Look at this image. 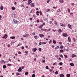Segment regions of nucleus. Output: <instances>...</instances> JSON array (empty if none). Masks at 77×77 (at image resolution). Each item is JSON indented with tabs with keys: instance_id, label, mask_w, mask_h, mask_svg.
Segmentation results:
<instances>
[{
	"instance_id": "1",
	"label": "nucleus",
	"mask_w": 77,
	"mask_h": 77,
	"mask_svg": "<svg viewBox=\"0 0 77 77\" xmlns=\"http://www.w3.org/2000/svg\"><path fill=\"white\" fill-rule=\"evenodd\" d=\"M64 37H66L68 36V35L66 33H63L62 35Z\"/></svg>"
},
{
	"instance_id": "2",
	"label": "nucleus",
	"mask_w": 77,
	"mask_h": 77,
	"mask_svg": "<svg viewBox=\"0 0 77 77\" xmlns=\"http://www.w3.org/2000/svg\"><path fill=\"white\" fill-rule=\"evenodd\" d=\"M13 22L14 23V24H18V21L16 20H15L14 19H13Z\"/></svg>"
},
{
	"instance_id": "3",
	"label": "nucleus",
	"mask_w": 77,
	"mask_h": 77,
	"mask_svg": "<svg viewBox=\"0 0 77 77\" xmlns=\"http://www.w3.org/2000/svg\"><path fill=\"white\" fill-rule=\"evenodd\" d=\"M29 36V34H27L26 35H23V37L24 38H27L28 36Z\"/></svg>"
},
{
	"instance_id": "4",
	"label": "nucleus",
	"mask_w": 77,
	"mask_h": 77,
	"mask_svg": "<svg viewBox=\"0 0 77 77\" xmlns=\"http://www.w3.org/2000/svg\"><path fill=\"white\" fill-rule=\"evenodd\" d=\"M68 27L70 29H72V26L70 25V24H69L68 25Z\"/></svg>"
},
{
	"instance_id": "5",
	"label": "nucleus",
	"mask_w": 77,
	"mask_h": 77,
	"mask_svg": "<svg viewBox=\"0 0 77 77\" xmlns=\"http://www.w3.org/2000/svg\"><path fill=\"white\" fill-rule=\"evenodd\" d=\"M17 71L18 72H21L22 71V69H21V68L20 67L19 69H18Z\"/></svg>"
},
{
	"instance_id": "6",
	"label": "nucleus",
	"mask_w": 77,
	"mask_h": 77,
	"mask_svg": "<svg viewBox=\"0 0 77 77\" xmlns=\"http://www.w3.org/2000/svg\"><path fill=\"white\" fill-rule=\"evenodd\" d=\"M36 50H37V48H34L32 49V51L34 52H36Z\"/></svg>"
},
{
	"instance_id": "7",
	"label": "nucleus",
	"mask_w": 77,
	"mask_h": 77,
	"mask_svg": "<svg viewBox=\"0 0 77 77\" xmlns=\"http://www.w3.org/2000/svg\"><path fill=\"white\" fill-rule=\"evenodd\" d=\"M30 6L31 7H32V8L35 7L34 3H32V4L30 5Z\"/></svg>"
},
{
	"instance_id": "8",
	"label": "nucleus",
	"mask_w": 77,
	"mask_h": 77,
	"mask_svg": "<svg viewBox=\"0 0 77 77\" xmlns=\"http://www.w3.org/2000/svg\"><path fill=\"white\" fill-rule=\"evenodd\" d=\"M59 2H60V3H64V0H60Z\"/></svg>"
},
{
	"instance_id": "9",
	"label": "nucleus",
	"mask_w": 77,
	"mask_h": 77,
	"mask_svg": "<svg viewBox=\"0 0 77 77\" xmlns=\"http://www.w3.org/2000/svg\"><path fill=\"white\" fill-rule=\"evenodd\" d=\"M32 1L31 0H28V5H29L31 3H32Z\"/></svg>"
},
{
	"instance_id": "10",
	"label": "nucleus",
	"mask_w": 77,
	"mask_h": 77,
	"mask_svg": "<svg viewBox=\"0 0 77 77\" xmlns=\"http://www.w3.org/2000/svg\"><path fill=\"white\" fill-rule=\"evenodd\" d=\"M39 36L41 38H42V37H44V35L42 34H40L39 35Z\"/></svg>"
},
{
	"instance_id": "11",
	"label": "nucleus",
	"mask_w": 77,
	"mask_h": 77,
	"mask_svg": "<svg viewBox=\"0 0 77 77\" xmlns=\"http://www.w3.org/2000/svg\"><path fill=\"white\" fill-rule=\"evenodd\" d=\"M43 26L44 25H43V24H42L41 25L39 26L38 27L39 28V29H41V28H42Z\"/></svg>"
},
{
	"instance_id": "12",
	"label": "nucleus",
	"mask_w": 77,
	"mask_h": 77,
	"mask_svg": "<svg viewBox=\"0 0 77 77\" xmlns=\"http://www.w3.org/2000/svg\"><path fill=\"white\" fill-rule=\"evenodd\" d=\"M68 40L69 42H70L71 41V38L69 37L68 38Z\"/></svg>"
},
{
	"instance_id": "13",
	"label": "nucleus",
	"mask_w": 77,
	"mask_h": 77,
	"mask_svg": "<svg viewBox=\"0 0 77 77\" xmlns=\"http://www.w3.org/2000/svg\"><path fill=\"white\" fill-rule=\"evenodd\" d=\"M0 9H1V10L2 11V10H3V6H1L0 7Z\"/></svg>"
},
{
	"instance_id": "14",
	"label": "nucleus",
	"mask_w": 77,
	"mask_h": 77,
	"mask_svg": "<svg viewBox=\"0 0 77 77\" xmlns=\"http://www.w3.org/2000/svg\"><path fill=\"white\" fill-rule=\"evenodd\" d=\"M1 64H3V63H4V62H5V61H4V60H2L1 61Z\"/></svg>"
},
{
	"instance_id": "15",
	"label": "nucleus",
	"mask_w": 77,
	"mask_h": 77,
	"mask_svg": "<svg viewBox=\"0 0 77 77\" xmlns=\"http://www.w3.org/2000/svg\"><path fill=\"white\" fill-rule=\"evenodd\" d=\"M59 33H61L62 32V29H59L58 30Z\"/></svg>"
},
{
	"instance_id": "16",
	"label": "nucleus",
	"mask_w": 77,
	"mask_h": 77,
	"mask_svg": "<svg viewBox=\"0 0 77 77\" xmlns=\"http://www.w3.org/2000/svg\"><path fill=\"white\" fill-rule=\"evenodd\" d=\"M60 77H64V75L63 74H60Z\"/></svg>"
},
{
	"instance_id": "17",
	"label": "nucleus",
	"mask_w": 77,
	"mask_h": 77,
	"mask_svg": "<svg viewBox=\"0 0 77 77\" xmlns=\"http://www.w3.org/2000/svg\"><path fill=\"white\" fill-rule=\"evenodd\" d=\"M10 38H11V39H15V37L14 36L11 37Z\"/></svg>"
},
{
	"instance_id": "18",
	"label": "nucleus",
	"mask_w": 77,
	"mask_h": 77,
	"mask_svg": "<svg viewBox=\"0 0 77 77\" xmlns=\"http://www.w3.org/2000/svg\"><path fill=\"white\" fill-rule=\"evenodd\" d=\"M70 65L71 66H74V63H70Z\"/></svg>"
},
{
	"instance_id": "19",
	"label": "nucleus",
	"mask_w": 77,
	"mask_h": 77,
	"mask_svg": "<svg viewBox=\"0 0 77 77\" xmlns=\"http://www.w3.org/2000/svg\"><path fill=\"white\" fill-rule=\"evenodd\" d=\"M53 42L54 44H55L56 43V42L55 41V40H53Z\"/></svg>"
},
{
	"instance_id": "20",
	"label": "nucleus",
	"mask_w": 77,
	"mask_h": 77,
	"mask_svg": "<svg viewBox=\"0 0 77 77\" xmlns=\"http://www.w3.org/2000/svg\"><path fill=\"white\" fill-rule=\"evenodd\" d=\"M72 57H76V55L72 54Z\"/></svg>"
},
{
	"instance_id": "21",
	"label": "nucleus",
	"mask_w": 77,
	"mask_h": 77,
	"mask_svg": "<svg viewBox=\"0 0 77 77\" xmlns=\"http://www.w3.org/2000/svg\"><path fill=\"white\" fill-rule=\"evenodd\" d=\"M4 37L5 38V39H6V38H7V37H8V36H7L6 34L4 35Z\"/></svg>"
},
{
	"instance_id": "22",
	"label": "nucleus",
	"mask_w": 77,
	"mask_h": 77,
	"mask_svg": "<svg viewBox=\"0 0 77 77\" xmlns=\"http://www.w3.org/2000/svg\"><path fill=\"white\" fill-rule=\"evenodd\" d=\"M28 51H25V53L26 54H28Z\"/></svg>"
},
{
	"instance_id": "23",
	"label": "nucleus",
	"mask_w": 77,
	"mask_h": 77,
	"mask_svg": "<svg viewBox=\"0 0 77 77\" xmlns=\"http://www.w3.org/2000/svg\"><path fill=\"white\" fill-rule=\"evenodd\" d=\"M59 48V47L58 46L56 47V48H55V50H57V49H58Z\"/></svg>"
},
{
	"instance_id": "24",
	"label": "nucleus",
	"mask_w": 77,
	"mask_h": 77,
	"mask_svg": "<svg viewBox=\"0 0 77 77\" xmlns=\"http://www.w3.org/2000/svg\"><path fill=\"white\" fill-rule=\"evenodd\" d=\"M67 49H66V51H69V48H68V47H67Z\"/></svg>"
},
{
	"instance_id": "25",
	"label": "nucleus",
	"mask_w": 77,
	"mask_h": 77,
	"mask_svg": "<svg viewBox=\"0 0 77 77\" xmlns=\"http://www.w3.org/2000/svg\"><path fill=\"white\" fill-rule=\"evenodd\" d=\"M66 76L67 77H70V74H67Z\"/></svg>"
},
{
	"instance_id": "26",
	"label": "nucleus",
	"mask_w": 77,
	"mask_h": 77,
	"mask_svg": "<svg viewBox=\"0 0 77 77\" xmlns=\"http://www.w3.org/2000/svg\"><path fill=\"white\" fill-rule=\"evenodd\" d=\"M57 12H61V10L59 9L57 10Z\"/></svg>"
},
{
	"instance_id": "27",
	"label": "nucleus",
	"mask_w": 77,
	"mask_h": 77,
	"mask_svg": "<svg viewBox=\"0 0 77 77\" xmlns=\"http://www.w3.org/2000/svg\"><path fill=\"white\" fill-rule=\"evenodd\" d=\"M20 73H18V72H17L16 73V75H17H17H20Z\"/></svg>"
},
{
	"instance_id": "28",
	"label": "nucleus",
	"mask_w": 77,
	"mask_h": 77,
	"mask_svg": "<svg viewBox=\"0 0 77 77\" xmlns=\"http://www.w3.org/2000/svg\"><path fill=\"white\" fill-rule=\"evenodd\" d=\"M60 53H63V50L61 49L60 50Z\"/></svg>"
},
{
	"instance_id": "29",
	"label": "nucleus",
	"mask_w": 77,
	"mask_h": 77,
	"mask_svg": "<svg viewBox=\"0 0 77 77\" xmlns=\"http://www.w3.org/2000/svg\"><path fill=\"white\" fill-rule=\"evenodd\" d=\"M47 44V42H42V44Z\"/></svg>"
},
{
	"instance_id": "30",
	"label": "nucleus",
	"mask_w": 77,
	"mask_h": 77,
	"mask_svg": "<svg viewBox=\"0 0 77 77\" xmlns=\"http://www.w3.org/2000/svg\"><path fill=\"white\" fill-rule=\"evenodd\" d=\"M3 68H4V69H5V68H6V66L5 65H3Z\"/></svg>"
},
{
	"instance_id": "31",
	"label": "nucleus",
	"mask_w": 77,
	"mask_h": 77,
	"mask_svg": "<svg viewBox=\"0 0 77 77\" xmlns=\"http://www.w3.org/2000/svg\"><path fill=\"white\" fill-rule=\"evenodd\" d=\"M29 73V72H26L25 73V75H28V74Z\"/></svg>"
},
{
	"instance_id": "32",
	"label": "nucleus",
	"mask_w": 77,
	"mask_h": 77,
	"mask_svg": "<svg viewBox=\"0 0 77 77\" xmlns=\"http://www.w3.org/2000/svg\"><path fill=\"white\" fill-rule=\"evenodd\" d=\"M60 48L61 49H62V48H63V46L62 45H61L60 46Z\"/></svg>"
},
{
	"instance_id": "33",
	"label": "nucleus",
	"mask_w": 77,
	"mask_h": 77,
	"mask_svg": "<svg viewBox=\"0 0 77 77\" xmlns=\"http://www.w3.org/2000/svg\"><path fill=\"white\" fill-rule=\"evenodd\" d=\"M12 9L13 10H15V7H12Z\"/></svg>"
},
{
	"instance_id": "34",
	"label": "nucleus",
	"mask_w": 77,
	"mask_h": 77,
	"mask_svg": "<svg viewBox=\"0 0 77 77\" xmlns=\"http://www.w3.org/2000/svg\"><path fill=\"white\" fill-rule=\"evenodd\" d=\"M39 13H40V15H42V11H40L39 12Z\"/></svg>"
},
{
	"instance_id": "35",
	"label": "nucleus",
	"mask_w": 77,
	"mask_h": 77,
	"mask_svg": "<svg viewBox=\"0 0 77 77\" xmlns=\"http://www.w3.org/2000/svg\"><path fill=\"white\" fill-rule=\"evenodd\" d=\"M8 66H12V64H8Z\"/></svg>"
},
{
	"instance_id": "36",
	"label": "nucleus",
	"mask_w": 77,
	"mask_h": 77,
	"mask_svg": "<svg viewBox=\"0 0 77 77\" xmlns=\"http://www.w3.org/2000/svg\"><path fill=\"white\" fill-rule=\"evenodd\" d=\"M73 40L74 41V42H76V40L75 39V38H73Z\"/></svg>"
},
{
	"instance_id": "37",
	"label": "nucleus",
	"mask_w": 77,
	"mask_h": 77,
	"mask_svg": "<svg viewBox=\"0 0 77 77\" xmlns=\"http://www.w3.org/2000/svg\"><path fill=\"white\" fill-rule=\"evenodd\" d=\"M50 10L49 9H47L46 10L47 12H49V11H50Z\"/></svg>"
},
{
	"instance_id": "38",
	"label": "nucleus",
	"mask_w": 77,
	"mask_h": 77,
	"mask_svg": "<svg viewBox=\"0 0 77 77\" xmlns=\"http://www.w3.org/2000/svg\"><path fill=\"white\" fill-rule=\"evenodd\" d=\"M48 18H47L46 19V21H47L48 23Z\"/></svg>"
},
{
	"instance_id": "39",
	"label": "nucleus",
	"mask_w": 77,
	"mask_h": 77,
	"mask_svg": "<svg viewBox=\"0 0 77 77\" xmlns=\"http://www.w3.org/2000/svg\"><path fill=\"white\" fill-rule=\"evenodd\" d=\"M35 39H37V35H35L34 36Z\"/></svg>"
},
{
	"instance_id": "40",
	"label": "nucleus",
	"mask_w": 77,
	"mask_h": 77,
	"mask_svg": "<svg viewBox=\"0 0 77 77\" xmlns=\"http://www.w3.org/2000/svg\"><path fill=\"white\" fill-rule=\"evenodd\" d=\"M59 65H63V63L62 62H60L59 63Z\"/></svg>"
},
{
	"instance_id": "41",
	"label": "nucleus",
	"mask_w": 77,
	"mask_h": 77,
	"mask_svg": "<svg viewBox=\"0 0 77 77\" xmlns=\"http://www.w3.org/2000/svg\"><path fill=\"white\" fill-rule=\"evenodd\" d=\"M42 43L41 42H40V43H39V45H42Z\"/></svg>"
},
{
	"instance_id": "42",
	"label": "nucleus",
	"mask_w": 77,
	"mask_h": 77,
	"mask_svg": "<svg viewBox=\"0 0 77 77\" xmlns=\"http://www.w3.org/2000/svg\"><path fill=\"white\" fill-rule=\"evenodd\" d=\"M38 50L39 51H42V49H41V48H39L38 49Z\"/></svg>"
},
{
	"instance_id": "43",
	"label": "nucleus",
	"mask_w": 77,
	"mask_h": 77,
	"mask_svg": "<svg viewBox=\"0 0 77 77\" xmlns=\"http://www.w3.org/2000/svg\"><path fill=\"white\" fill-rule=\"evenodd\" d=\"M68 12H69H69H70V9H69V8H68Z\"/></svg>"
},
{
	"instance_id": "44",
	"label": "nucleus",
	"mask_w": 77,
	"mask_h": 77,
	"mask_svg": "<svg viewBox=\"0 0 77 77\" xmlns=\"http://www.w3.org/2000/svg\"><path fill=\"white\" fill-rule=\"evenodd\" d=\"M33 17L34 19H35V18H36V16L35 14L33 15Z\"/></svg>"
},
{
	"instance_id": "45",
	"label": "nucleus",
	"mask_w": 77,
	"mask_h": 77,
	"mask_svg": "<svg viewBox=\"0 0 77 77\" xmlns=\"http://www.w3.org/2000/svg\"><path fill=\"white\" fill-rule=\"evenodd\" d=\"M66 26V25L65 24H63V27H65V26Z\"/></svg>"
},
{
	"instance_id": "46",
	"label": "nucleus",
	"mask_w": 77,
	"mask_h": 77,
	"mask_svg": "<svg viewBox=\"0 0 77 77\" xmlns=\"http://www.w3.org/2000/svg\"><path fill=\"white\" fill-rule=\"evenodd\" d=\"M51 42H52V40H51L50 42H49V44H51Z\"/></svg>"
},
{
	"instance_id": "47",
	"label": "nucleus",
	"mask_w": 77,
	"mask_h": 77,
	"mask_svg": "<svg viewBox=\"0 0 77 77\" xmlns=\"http://www.w3.org/2000/svg\"><path fill=\"white\" fill-rule=\"evenodd\" d=\"M32 77H35V74H33L32 75Z\"/></svg>"
},
{
	"instance_id": "48",
	"label": "nucleus",
	"mask_w": 77,
	"mask_h": 77,
	"mask_svg": "<svg viewBox=\"0 0 77 77\" xmlns=\"http://www.w3.org/2000/svg\"><path fill=\"white\" fill-rule=\"evenodd\" d=\"M14 18H16V17H17V15H16V14H14Z\"/></svg>"
},
{
	"instance_id": "49",
	"label": "nucleus",
	"mask_w": 77,
	"mask_h": 77,
	"mask_svg": "<svg viewBox=\"0 0 77 77\" xmlns=\"http://www.w3.org/2000/svg\"><path fill=\"white\" fill-rule=\"evenodd\" d=\"M18 54H21L22 53H21V52H20V51H19V52H18Z\"/></svg>"
},
{
	"instance_id": "50",
	"label": "nucleus",
	"mask_w": 77,
	"mask_h": 77,
	"mask_svg": "<svg viewBox=\"0 0 77 77\" xmlns=\"http://www.w3.org/2000/svg\"><path fill=\"white\" fill-rule=\"evenodd\" d=\"M55 74H58V72L56 71V72H55Z\"/></svg>"
},
{
	"instance_id": "51",
	"label": "nucleus",
	"mask_w": 77,
	"mask_h": 77,
	"mask_svg": "<svg viewBox=\"0 0 77 77\" xmlns=\"http://www.w3.org/2000/svg\"><path fill=\"white\" fill-rule=\"evenodd\" d=\"M37 23H39V19H38L37 20Z\"/></svg>"
},
{
	"instance_id": "52",
	"label": "nucleus",
	"mask_w": 77,
	"mask_h": 77,
	"mask_svg": "<svg viewBox=\"0 0 77 77\" xmlns=\"http://www.w3.org/2000/svg\"><path fill=\"white\" fill-rule=\"evenodd\" d=\"M50 0H48L47 1V3H49V2H50Z\"/></svg>"
},
{
	"instance_id": "53",
	"label": "nucleus",
	"mask_w": 77,
	"mask_h": 77,
	"mask_svg": "<svg viewBox=\"0 0 77 77\" xmlns=\"http://www.w3.org/2000/svg\"><path fill=\"white\" fill-rule=\"evenodd\" d=\"M46 69H48V66H46Z\"/></svg>"
},
{
	"instance_id": "54",
	"label": "nucleus",
	"mask_w": 77,
	"mask_h": 77,
	"mask_svg": "<svg viewBox=\"0 0 77 77\" xmlns=\"http://www.w3.org/2000/svg\"><path fill=\"white\" fill-rule=\"evenodd\" d=\"M32 35H35V32H34L32 33Z\"/></svg>"
},
{
	"instance_id": "55",
	"label": "nucleus",
	"mask_w": 77,
	"mask_h": 77,
	"mask_svg": "<svg viewBox=\"0 0 77 77\" xmlns=\"http://www.w3.org/2000/svg\"><path fill=\"white\" fill-rule=\"evenodd\" d=\"M60 26H63V24H62V23H60Z\"/></svg>"
},
{
	"instance_id": "56",
	"label": "nucleus",
	"mask_w": 77,
	"mask_h": 77,
	"mask_svg": "<svg viewBox=\"0 0 77 77\" xmlns=\"http://www.w3.org/2000/svg\"><path fill=\"white\" fill-rule=\"evenodd\" d=\"M21 48H22V49L23 50V49H24V47H23V46H22V47Z\"/></svg>"
},
{
	"instance_id": "57",
	"label": "nucleus",
	"mask_w": 77,
	"mask_h": 77,
	"mask_svg": "<svg viewBox=\"0 0 77 77\" xmlns=\"http://www.w3.org/2000/svg\"><path fill=\"white\" fill-rule=\"evenodd\" d=\"M59 60H62L61 59V58L59 57Z\"/></svg>"
},
{
	"instance_id": "58",
	"label": "nucleus",
	"mask_w": 77,
	"mask_h": 77,
	"mask_svg": "<svg viewBox=\"0 0 77 77\" xmlns=\"http://www.w3.org/2000/svg\"><path fill=\"white\" fill-rule=\"evenodd\" d=\"M52 48H54V45H52Z\"/></svg>"
},
{
	"instance_id": "59",
	"label": "nucleus",
	"mask_w": 77,
	"mask_h": 77,
	"mask_svg": "<svg viewBox=\"0 0 77 77\" xmlns=\"http://www.w3.org/2000/svg\"><path fill=\"white\" fill-rule=\"evenodd\" d=\"M72 6H74V5H74V3H72Z\"/></svg>"
},
{
	"instance_id": "60",
	"label": "nucleus",
	"mask_w": 77,
	"mask_h": 77,
	"mask_svg": "<svg viewBox=\"0 0 77 77\" xmlns=\"http://www.w3.org/2000/svg\"><path fill=\"white\" fill-rule=\"evenodd\" d=\"M42 62L44 63H45V60H42Z\"/></svg>"
},
{
	"instance_id": "61",
	"label": "nucleus",
	"mask_w": 77,
	"mask_h": 77,
	"mask_svg": "<svg viewBox=\"0 0 77 77\" xmlns=\"http://www.w3.org/2000/svg\"><path fill=\"white\" fill-rule=\"evenodd\" d=\"M59 44H60V45H61L62 44V42H60L59 43Z\"/></svg>"
},
{
	"instance_id": "62",
	"label": "nucleus",
	"mask_w": 77,
	"mask_h": 77,
	"mask_svg": "<svg viewBox=\"0 0 77 77\" xmlns=\"http://www.w3.org/2000/svg\"><path fill=\"white\" fill-rule=\"evenodd\" d=\"M60 56L61 57H63V55H62V54L60 55Z\"/></svg>"
},
{
	"instance_id": "63",
	"label": "nucleus",
	"mask_w": 77,
	"mask_h": 77,
	"mask_svg": "<svg viewBox=\"0 0 77 77\" xmlns=\"http://www.w3.org/2000/svg\"><path fill=\"white\" fill-rule=\"evenodd\" d=\"M1 18H2V16L0 15V20H1Z\"/></svg>"
},
{
	"instance_id": "64",
	"label": "nucleus",
	"mask_w": 77,
	"mask_h": 77,
	"mask_svg": "<svg viewBox=\"0 0 77 77\" xmlns=\"http://www.w3.org/2000/svg\"><path fill=\"white\" fill-rule=\"evenodd\" d=\"M48 32H50V29H49L48 30Z\"/></svg>"
}]
</instances>
